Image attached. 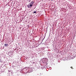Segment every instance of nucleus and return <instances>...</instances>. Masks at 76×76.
<instances>
[{"mask_svg": "<svg viewBox=\"0 0 76 76\" xmlns=\"http://www.w3.org/2000/svg\"><path fill=\"white\" fill-rule=\"evenodd\" d=\"M32 6H33V5H32L31 4H28V5H27V6H28V8H30V7H32Z\"/></svg>", "mask_w": 76, "mask_h": 76, "instance_id": "f257e3e1", "label": "nucleus"}, {"mask_svg": "<svg viewBox=\"0 0 76 76\" xmlns=\"http://www.w3.org/2000/svg\"><path fill=\"white\" fill-rule=\"evenodd\" d=\"M34 3V1H32L31 2V3H29V4H31V5L33 6V4Z\"/></svg>", "mask_w": 76, "mask_h": 76, "instance_id": "f03ea898", "label": "nucleus"}, {"mask_svg": "<svg viewBox=\"0 0 76 76\" xmlns=\"http://www.w3.org/2000/svg\"><path fill=\"white\" fill-rule=\"evenodd\" d=\"M4 46L5 47H7V46H8V44H5L4 45Z\"/></svg>", "mask_w": 76, "mask_h": 76, "instance_id": "7ed1b4c3", "label": "nucleus"}, {"mask_svg": "<svg viewBox=\"0 0 76 76\" xmlns=\"http://www.w3.org/2000/svg\"><path fill=\"white\" fill-rule=\"evenodd\" d=\"M37 13V11H34L33 12L34 13Z\"/></svg>", "mask_w": 76, "mask_h": 76, "instance_id": "20e7f679", "label": "nucleus"}, {"mask_svg": "<svg viewBox=\"0 0 76 76\" xmlns=\"http://www.w3.org/2000/svg\"><path fill=\"white\" fill-rule=\"evenodd\" d=\"M27 1H28L29 3V2H30V1H31V0H27Z\"/></svg>", "mask_w": 76, "mask_h": 76, "instance_id": "39448f33", "label": "nucleus"}, {"mask_svg": "<svg viewBox=\"0 0 76 76\" xmlns=\"http://www.w3.org/2000/svg\"><path fill=\"white\" fill-rule=\"evenodd\" d=\"M71 69H73V67H72H72H71Z\"/></svg>", "mask_w": 76, "mask_h": 76, "instance_id": "423d86ee", "label": "nucleus"}, {"mask_svg": "<svg viewBox=\"0 0 76 76\" xmlns=\"http://www.w3.org/2000/svg\"><path fill=\"white\" fill-rule=\"evenodd\" d=\"M11 1H12V0H11Z\"/></svg>", "mask_w": 76, "mask_h": 76, "instance_id": "0eeeda50", "label": "nucleus"}]
</instances>
